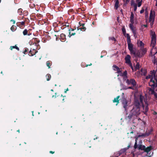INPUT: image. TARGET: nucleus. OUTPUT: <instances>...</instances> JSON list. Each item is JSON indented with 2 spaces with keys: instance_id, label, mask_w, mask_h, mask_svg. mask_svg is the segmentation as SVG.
Here are the masks:
<instances>
[{
  "instance_id": "nucleus-25",
  "label": "nucleus",
  "mask_w": 157,
  "mask_h": 157,
  "mask_svg": "<svg viewBox=\"0 0 157 157\" xmlns=\"http://www.w3.org/2000/svg\"><path fill=\"white\" fill-rule=\"evenodd\" d=\"M126 37L127 38V42L131 41L130 37L129 34L128 33L126 34Z\"/></svg>"
},
{
  "instance_id": "nucleus-48",
  "label": "nucleus",
  "mask_w": 157,
  "mask_h": 157,
  "mask_svg": "<svg viewBox=\"0 0 157 157\" xmlns=\"http://www.w3.org/2000/svg\"><path fill=\"white\" fill-rule=\"evenodd\" d=\"M113 67L114 68L113 69H115L116 70L117 69V68H119L118 67L115 65H113Z\"/></svg>"
},
{
  "instance_id": "nucleus-35",
  "label": "nucleus",
  "mask_w": 157,
  "mask_h": 157,
  "mask_svg": "<svg viewBox=\"0 0 157 157\" xmlns=\"http://www.w3.org/2000/svg\"><path fill=\"white\" fill-rule=\"evenodd\" d=\"M128 149V148H125L124 149H122L121 151L122 152H124L126 151Z\"/></svg>"
},
{
  "instance_id": "nucleus-22",
  "label": "nucleus",
  "mask_w": 157,
  "mask_h": 157,
  "mask_svg": "<svg viewBox=\"0 0 157 157\" xmlns=\"http://www.w3.org/2000/svg\"><path fill=\"white\" fill-rule=\"evenodd\" d=\"M46 78L47 80L48 81L50 80L51 78V75L50 74H48L46 75Z\"/></svg>"
},
{
  "instance_id": "nucleus-24",
  "label": "nucleus",
  "mask_w": 157,
  "mask_h": 157,
  "mask_svg": "<svg viewBox=\"0 0 157 157\" xmlns=\"http://www.w3.org/2000/svg\"><path fill=\"white\" fill-rule=\"evenodd\" d=\"M153 131V129L151 128L150 130L149 131H146V134H146L147 136H149L150 134H151L152 131Z\"/></svg>"
},
{
  "instance_id": "nucleus-39",
  "label": "nucleus",
  "mask_w": 157,
  "mask_h": 157,
  "mask_svg": "<svg viewBox=\"0 0 157 157\" xmlns=\"http://www.w3.org/2000/svg\"><path fill=\"white\" fill-rule=\"evenodd\" d=\"M154 78L156 82V83H155V84L156 85L155 86L156 87L157 86V75H156V76Z\"/></svg>"
},
{
  "instance_id": "nucleus-45",
  "label": "nucleus",
  "mask_w": 157,
  "mask_h": 157,
  "mask_svg": "<svg viewBox=\"0 0 157 157\" xmlns=\"http://www.w3.org/2000/svg\"><path fill=\"white\" fill-rule=\"evenodd\" d=\"M147 8H146V9L145 10V15H146V17H148V13H147Z\"/></svg>"
},
{
  "instance_id": "nucleus-32",
  "label": "nucleus",
  "mask_w": 157,
  "mask_h": 157,
  "mask_svg": "<svg viewBox=\"0 0 157 157\" xmlns=\"http://www.w3.org/2000/svg\"><path fill=\"white\" fill-rule=\"evenodd\" d=\"M121 69L119 67V68H117V70H116L115 69H114V70L117 71V72L118 73H120V72H121Z\"/></svg>"
},
{
  "instance_id": "nucleus-23",
  "label": "nucleus",
  "mask_w": 157,
  "mask_h": 157,
  "mask_svg": "<svg viewBox=\"0 0 157 157\" xmlns=\"http://www.w3.org/2000/svg\"><path fill=\"white\" fill-rule=\"evenodd\" d=\"M127 71H124L123 73H121V75L122 77L126 76V78L127 77Z\"/></svg>"
},
{
  "instance_id": "nucleus-2",
  "label": "nucleus",
  "mask_w": 157,
  "mask_h": 157,
  "mask_svg": "<svg viewBox=\"0 0 157 157\" xmlns=\"http://www.w3.org/2000/svg\"><path fill=\"white\" fill-rule=\"evenodd\" d=\"M151 46L152 48L151 51L152 55H155L157 53V49L154 48L156 43V36L155 33L154 32L151 31Z\"/></svg>"
},
{
  "instance_id": "nucleus-57",
  "label": "nucleus",
  "mask_w": 157,
  "mask_h": 157,
  "mask_svg": "<svg viewBox=\"0 0 157 157\" xmlns=\"http://www.w3.org/2000/svg\"><path fill=\"white\" fill-rule=\"evenodd\" d=\"M136 9H137V6L134 7V11H136Z\"/></svg>"
},
{
  "instance_id": "nucleus-42",
  "label": "nucleus",
  "mask_w": 157,
  "mask_h": 157,
  "mask_svg": "<svg viewBox=\"0 0 157 157\" xmlns=\"http://www.w3.org/2000/svg\"><path fill=\"white\" fill-rule=\"evenodd\" d=\"M147 27V25H141V29H143L144 28H146Z\"/></svg>"
},
{
  "instance_id": "nucleus-16",
  "label": "nucleus",
  "mask_w": 157,
  "mask_h": 157,
  "mask_svg": "<svg viewBox=\"0 0 157 157\" xmlns=\"http://www.w3.org/2000/svg\"><path fill=\"white\" fill-rule=\"evenodd\" d=\"M152 149V147L151 146H150L147 147V148L145 147V148L144 150V152L148 153Z\"/></svg>"
},
{
  "instance_id": "nucleus-49",
  "label": "nucleus",
  "mask_w": 157,
  "mask_h": 157,
  "mask_svg": "<svg viewBox=\"0 0 157 157\" xmlns=\"http://www.w3.org/2000/svg\"><path fill=\"white\" fill-rule=\"evenodd\" d=\"M27 51H28V49H25L24 50V51L23 52L24 54H25L27 52Z\"/></svg>"
},
{
  "instance_id": "nucleus-40",
  "label": "nucleus",
  "mask_w": 157,
  "mask_h": 157,
  "mask_svg": "<svg viewBox=\"0 0 157 157\" xmlns=\"http://www.w3.org/2000/svg\"><path fill=\"white\" fill-rule=\"evenodd\" d=\"M136 87V86H132L128 87V88L129 89H131L134 90V87Z\"/></svg>"
},
{
  "instance_id": "nucleus-3",
  "label": "nucleus",
  "mask_w": 157,
  "mask_h": 157,
  "mask_svg": "<svg viewBox=\"0 0 157 157\" xmlns=\"http://www.w3.org/2000/svg\"><path fill=\"white\" fill-rule=\"evenodd\" d=\"M147 51L146 48H144L142 50L140 49L139 50L135 49L131 54L133 55L135 58H141L146 53Z\"/></svg>"
},
{
  "instance_id": "nucleus-56",
  "label": "nucleus",
  "mask_w": 157,
  "mask_h": 157,
  "mask_svg": "<svg viewBox=\"0 0 157 157\" xmlns=\"http://www.w3.org/2000/svg\"><path fill=\"white\" fill-rule=\"evenodd\" d=\"M70 33H69V37H70L72 35H74L75 34V33H74V34H72L71 35V34H70Z\"/></svg>"
},
{
  "instance_id": "nucleus-47",
  "label": "nucleus",
  "mask_w": 157,
  "mask_h": 157,
  "mask_svg": "<svg viewBox=\"0 0 157 157\" xmlns=\"http://www.w3.org/2000/svg\"><path fill=\"white\" fill-rule=\"evenodd\" d=\"M134 3H135L134 2L133 0H132L131 1V6L133 5Z\"/></svg>"
},
{
  "instance_id": "nucleus-38",
  "label": "nucleus",
  "mask_w": 157,
  "mask_h": 157,
  "mask_svg": "<svg viewBox=\"0 0 157 157\" xmlns=\"http://www.w3.org/2000/svg\"><path fill=\"white\" fill-rule=\"evenodd\" d=\"M29 55L30 56H32L34 55V54L32 53V51L31 50L29 51Z\"/></svg>"
},
{
  "instance_id": "nucleus-14",
  "label": "nucleus",
  "mask_w": 157,
  "mask_h": 157,
  "mask_svg": "<svg viewBox=\"0 0 157 157\" xmlns=\"http://www.w3.org/2000/svg\"><path fill=\"white\" fill-rule=\"evenodd\" d=\"M120 98V96H117L116 98H115L114 100H113V102H117V104L116 105H117V104L119 103V99Z\"/></svg>"
},
{
  "instance_id": "nucleus-63",
  "label": "nucleus",
  "mask_w": 157,
  "mask_h": 157,
  "mask_svg": "<svg viewBox=\"0 0 157 157\" xmlns=\"http://www.w3.org/2000/svg\"><path fill=\"white\" fill-rule=\"evenodd\" d=\"M155 6H157V1L156 2V4H155Z\"/></svg>"
},
{
  "instance_id": "nucleus-55",
  "label": "nucleus",
  "mask_w": 157,
  "mask_h": 157,
  "mask_svg": "<svg viewBox=\"0 0 157 157\" xmlns=\"http://www.w3.org/2000/svg\"><path fill=\"white\" fill-rule=\"evenodd\" d=\"M49 153L51 154H53L55 153V151H50Z\"/></svg>"
},
{
  "instance_id": "nucleus-20",
  "label": "nucleus",
  "mask_w": 157,
  "mask_h": 157,
  "mask_svg": "<svg viewBox=\"0 0 157 157\" xmlns=\"http://www.w3.org/2000/svg\"><path fill=\"white\" fill-rule=\"evenodd\" d=\"M60 37L61 38V40L62 41H64L65 40V35L63 34H62L60 35Z\"/></svg>"
},
{
  "instance_id": "nucleus-5",
  "label": "nucleus",
  "mask_w": 157,
  "mask_h": 157,
  "mask_svg": "<svg viewBox=\"0 0 157 157\" xmlns=\"http://www.w3.org/2000/svg\"><path fill=\"white\" fill-rule=\"evenodd\" d=\"M155 13L154 11L151 10L150 12V17H149V21L151 22V25H152L153 24V22L154 21Z\"/></svg>"
},
{
  "instance_id": "nucleus-51",
  "label": "nucleus",
  "mask_w": 157,
  "mask_h": 157,
  "mask_svg": "<svg viewBox=\"0 0 157 157\" xmlns=\"http://www.w3.org/2000/svg\"><path fill=\"white\" fill-rule=\"evenodd\" d=\"M56 94H57V93H55V95H53L52 96V98H56Z\"/></svg>"
},
{
  "instance_id": "nucleus-4",
  "label": "nucleus",
  "mask_w": 157,
  "mask_h": 157,
  "mask_svg": "<svg viewBox=\"0 0 157 157\" xmlns=\"http://www.w3.org/2000/svg\"><path fill=\"white\" fill-rule=\"evenodd\" d=\"M126 83L128 85H132L133 86H136V82L135 80L133 78H131L130 79H127Z\"/></svg>"
},
{
  "instance_id": "nucleus-1",
  "label": "nucleus",
  "mask_w": 157,
  "mask_h": 157,
  "mask_svg": "<svg viewBox=\"0 0 157 157\" xmlns=\"http://www.w3.org/2000/svg\"><path fill=\"white\" fill-rule=\"evenodd\" d=\"M144 97L140 94L138 98H135L133 109L131 111V113L133 115L137 117L140 114V107L142 106L144 110L145 106L144 104L143 100Z\"/></svg>"
},
{
  "instance_id": "nucleus-59",
  "label": "nucleus",
  "mask_w": 157,
  "mask_h": 157,
  "mask_svg": "<svg viewBox=\"0 0 157 157\" xmlns=\"http://www.w3.org/2000/svg\"><path fill=\"white\" fill-rule=\"evenodd\" d=\"M68 90H69L68 88H67V89L66 90V91H65L64 92H65V93H66L67 91H68Z\"/></svg>"
},
{
  "instance_id": "nucleus-33",
  "label": "nucleus",
  "mask_w": 157,
  "mask_h": 157,
  "mask_svg": "<svg viewBox=\"0 0 157 157\" xmlns=\"http://www.w3.org/2000/svg\"><path fill=\"white\" fill-rule=\"evenodd\" d=\"M153 77V76H152V75H148V76H147L146 77V79H148L149 78L151 79V78Z\"/></svg>"
},
{
  "instance_id": "nucleus-53",
  "label": "nucleus",
  "mask_w": 157,
  "mask_h": 157,
  "mask_svg": "<svg viewBox=\"0 0 157 157\" xmlns=\"http://www.w3.org/2000/svg\"><path fill=\"white\" fill-rule=\"evenodd\" d=\"M129 66H130V67H131V68H132V70H133V67H132V64H131V65H129Z\"/></svg>"
},
{
  "instance_id": "nucleus-62",
  "label": "nucleus",
  "mask_w": 157,
  "mask_h": 157,
  "mask_svg": "<svg viewBox=\"0 0 157 157\" xmlns=\"http://www.w3.org/2000/svg\"><path fill=\"white\" fill-rule=\"evenodd\" d=\"M133 131H132L130 132V133H132L133 134Z\"/></svg>"
},
{
  "instance_id": "nucleus-6",
  "label": "nucleus",
  "mask_w": 157,
  "mask_h": 157,
  "mask_svg": "<svg viewBox=\"0 0 157 157\" xmlns=\"http://www.w3.org/2000/svg\"><path fill=\"white\" fill-rule=\"evenodd\" d=\"M122 105L125 111L127 109V107L128 106V101L125 98H122L121 99Z\"/></svg>"
},
{
  "instance_id": "nucleus-58",
  "label": "nucleus",
  "mask_w": 157,
  "mask_h": 157,
  "mask_svg": "<svg viewBox=\"0 0 157 157\" xmlns=\"http://www.w3.org/2000/svg\"><path fill=\"white\" fill-rule=\"evenodd\" d=\"M91 65H92V64L91 63H90V64H86V67H87L88 66H91Z\"/></svg>"
},
{
  "instance_id": "nucleus-64",
  "label": "nucleus",
  "mask_w": 157,
  "mask_h": 157,
  "mask_svg": "<svg viewBox=\"0 0 157 157\" xmlns=\"http://www.w3.org/2000/svg\"><path fill=\"white\" fill-rule=\"evenodd\" d=\"M17 132H18L19 133L20 132L19 130V129L18 130H17Z\"/></svg>"
},
{
  "instance_id": "nucleus-54",
  "label": "nucleus",
  "mask_w": 157,
  "mask_h": 157,
  "mask_svg": "<svg viewBox=\"0 0 157 157\" xmlns=\"http://www.w3.org/2000/svg\"><path fill=\"white\" fill-rule=\"evenodd\" d=\"M132 6H133L134 7L137 6V4H136L135 3L133 5H132Z\"/></svg>"
},
{
  "instance_id": "nucleus-21",
  "label": "nucleus",
  "mask_w": 157,
  "mask_h": 157,
  "mask_svg": "<svg viewBox=\"0 0 157 157\" xmlns=\"http://www.w3.org/2000/svg\"><path fill=\"white\" fill-rule=\"evenodd\" d=\"M13 48H15L18 51H19V48L16 45L11 46L10 48V49L11 50H12Z\"/></svg>"
},
{
  "instance_id": "nucleus-30",
  "label": "nucleus",
  "mask_w": 157,
  "mask_h": 157,
  "mask_svg": "<svg viewBox=\"0 0 157 157\" xmlns=\"http://www.w3.org/2000/svg\"><path fill=\"white\" fill-rule=\"evenodd\" d=\"M126 61L125 62L126 63H127L129 65H131L132 63H131V61H130V59H125Z\"/></svg>"
},
{
  "instance_id": "nucleus-43",
  "label": "nucleus",
  "mask_w": 157,
  "mask_h": 157,
  "mask_svg": "<svg viewBox=\"0 0 157 157\" xmlns=\"http://www.w3.org/2000/svg\"><path fill=\"white\" fill-rule=\"evenodd\" d=\"M109 39L114 41H116V39L113 37L110 38Z\"/></svg>"
},
{
  "instance_id": "nucleus-46",
  "label": "nucleus",
  "mask_w": 157,
  "mask_h": 157,
  "mask_svg": "<svg viewBox=\"0 0 157 157\" xmlns=\"http://www.w3.org/2000/svg\"><path fill=\"white\" fill-rule=\"evenodd\" d=\"M130 56L129 55H127L125 58V59H130Z\"/></svg>"
},
{
  "instance_id": "nucleus-19",
  "label": "nucleus",
  "mask_w": 157,
  "mask_h": 157,
  "mask_svg": "<svg viewBox=\"0 0 157 157\" xmlns=\"http://www.w3.org/2000/svg\"><path fill=\"white\" fill-rule=\"evenodd\" d=\"M136 1L137 3L138 6L140 7L142 5V0H136Z\"/></svg>"
},
{
  "instance_id": "nucleus-36",
  "label": "nucleus",
  "mask_w": 157,
  "mask_h": 157,
  "mask_svg": "<svg viewBox=\"0 0 157 157\" xmlns=\"http://www.w3.org/2000/svg\"><path fill=\"white\" fill-rule=\"evenodd\" d=\"M28 31L26 29H25L23 32V34L24 35H25L27 34Z\"/></svg>"
},
{
  "instance_id": "nucleus-11",
  "label": "nucleus",
  "mask_w": 157,
  "mask_h": 157,
  "mask_svg": "<svg viewBox=\"0 0 157 157\" xmlns=\"http://www.w3.org/2000/svg\"><path fill=\"white\" fill-rule=\"evenodd\" d=\"M139 73L140 74H141V75L145 76L147 75V71L146 69L141 68L140 71L139 72Z\"/></svg>"
},
{
  "instance_id": "nucleus-60",
  "label": "nucleus",
  "mask_w": 157,
  "mask_h": 157,
  "mask_svg": "<svg viewBox=\"0 0 157 157\" xmlns=\"http://www.w3.org/2000/svg\"><path fill=\"white\" fill-rule=\"evenodd\" d=\"M11 21H13V24H15V21H14V20H11Z\"/></svg>"
},
{
  "instance_id": "nucleus-17",
  "label": "nucleus",
  "mask_w": 157,
  "mask_h": 157,
  "mask_svg": "<svg viewBox=\"0 0 157 157\" xmlns=\"http://www.w3.org/2000/svg\"><path fill=\"white\" fill-rule=\"evenodd\" d=\"M145 148V146L144 145H143L141 144L139 145L138 149L139 150L144 151Z\"/></svg>"
},
{
  "instance_id": "nucleus-29",
  "label": "nucleus",
  "mask_w": 157,
  "mask_h": 157,
  "mask_svg": "<svg viewBox=\"0 0 157 157\" xmlns=\"http://www.w3.org/2000/svg\"><path fill=\"white\" fill-rule=\"evenodd\" d=\"M140 67V65L138 63H137L136 66L135 67V70H136L137 69H139Z\"/></svg>"
},
{
  "instance_id": "nucleus-26",
  "label": "nucleus",
  "mask_w": 157,
  "mask_h": 157,
  "mask_svg": "<svg viewBox=\"0 0 157 157\" xmlns=\"http://www.w3.org/2000/svg\"><path fill=\"white\" fill-rule=\"evenodd\" d=\"M150 74H151V75H152V76L153 75V78H154L155 77H156L155 75V71L154 70H153V71H151L150 73Z\"/></svg>"
},
{
  "instance_id": "nucleus-27",
  "label": "nucleus",
  "mask_w": 157,
  "mask_h": 157,
  "mask_svg": "<svg viewBox=\"0 0 157 157\" xmlns=\"http://www.w3.org/2000/svg\"><path fill=\"white\" fill-rule=\"evenodd\" d=\"M146 134H146V132L145 133L141 135H138V137H145L147 136Z\"/></svg>"
},
{
  "instance_id": "nucleus-61",
  "label": "nucleus",
  "mask_w": 157,
  "mask_h": 157,
  "mask_svg": "<svg viewBox=\"0 0 157 157\" xmlns=\"http://www.w3.org/2000/svg\"><path fill=\"white\" fill-rule=\"evenodd\" d=\"M98 138V137L97 136L95 138H94V140H96V139H97Z\"/></svg>"
},
{
  "instance_id": "nucleus-28",
  "label": "nucleus",
  "mask_w": 157,
  "mask_h": 157,
  "mask_svg": "<svg viewBox=\"0 0 157 157\" xmlns=\"http://www.w3.org/2000/svg\"><path fill=\"white\" fill-rule=\"evenodd\" d=\"M47 66L48 67V68H50V67L51 65V61H48L46 63Z\"/></svg>"
},
{
  "instance_id": "nucleus-10",
  "label": "nucleus",
  "mask_w": 157,
  "mask_h": 157,
  "mask_svg": "<svg viewBox=\"0 0 157 157\" xmlns=\"http://www.w3.org/2000/svg\"><path fill=\"white\" fill-rule=\"evenodd\" d=\"M153 77L151 78L150 79V82L149 83V85L153 87H154L155 85V81L153 80Z\"/></svg>"
},
{
  "instance_id": "nucleus-8",
  "label": "nucleus",
  "mask_w": 157,
  "mask_h": 157,
  "mask_svg": "<svg viewBox=\"0 0 157 157\" xmlns=\"http://www.w3.org/2000/svg\"><path fill=\"white\" fill-rule=\"evenodd\" d=\"M131 41H129L127 42V44L128 45V48L130 51L131 54H132L133 52L135 50V49H133V45L131 43Z\"/></svg>"
},
{
  "instance_id": "nucleus-50",
  "label": "nucleus",
  "mask_w": 157,
  "mask_h": 157,
  "mask_svg": "<svg viewBox=\"0 0 157 157\" xmlns=\"http://www.w3.org/2000/svg\"><path fill=\"white\" fill-rule=\"evenodd\" d=\"M144 9L142 8V9L140 11V13H142L144 12Z\"/></svg>"
},
{
  "instance_id": "nucleus-13",
  "label": "nucleus",
  "mask_w": 157,
  "mask_h": 157,
  "mask_svg": "<svg viewBox=\"0 0 157 157\" xmlns=\"http://www.w3.org/2000/svg\"><path fill=\"white\" fill-rule=\"evenodd\" d=\"M132 116L133 115L131 113V114H129L128 116H126L125 118L126 120L128 122L130 121L132 117Z\"/></svg>"
},
{
  "instance_id": "nucleus-44",
  "label": "nucleus",
  "mask_w": 157,
  "mask_h": 157,
  "mask_svg": "<svg viewBox=\"0 0 157 157\" xmlns=\"http://www.w3.org/2000/svg\"><path fill=\"white\" fill-rule=\"evenodd\" d=\"M80 29L81 30L84 31L86 30V28L85 27H82V28H81Z\"/></svg>"
},
{
  "instance_id": "nucleus-31",
  "label": "nucleus",
  "mask_w": 157,
  "mask_h": 157,
  "mask_svg": "<svg viewBox=\"0 0 157 157\" xmlns=\"http://www.w3.org/2000/svg\"><path fill=\"white\" fill-rule=\"evenodd\" d=\"M16 27L14 25H13L12 26V27L11 28V30L12 31H14L16 29Z\"/></svg>"
},
{
  "instance_id": "nucleus-9",
  "label": "nucleus",
  "mask_w": 157,
  "mask_h": 157,
  "mask_svg": "<svg viewBox=\"0 0 157 157\" xmlns=\"http://www.w3.org/2000/svg\"><path fill=\"white\" fill-rule=\"evenodd\" d=\"M144 100V101L145 102V104L146 105L145 107V111L144 112V113L145 114H146L147 113V112L148 111V104L147 103V100L145 99V98H144V99L143 100Z\"/></svg>"
},
{
  "instance_id": "nucleus-18",
  "label": "nucleus",
  "mask_w": 157,
  "mask_h": 157,
  "mask_svg": "<svg viewBox=\"0 0 157 157\" xmlns=\"http://www.w3.org/2000/svg\"><path fill=\"white\" fill-rule=\"evenodd\" d=\"M119 2L118 0H116L115 1L114 5V8L116 10H117L119 7Z\"/></svg>"
},
{
  "instance_id": "nucleus-52",
  "label": "nucleus",
  "mask_w": 157,
  "mask_h": 157,
  "mask_svg": "<svg viewBox=\"0 0 157 157\" xmlns=\"http://www.w3.org/2000/svg\"><path fill=\"white\" fill-rule=\"evenodd\" d=\"M127 77L126 78V76H124V79L125 80H126V81L127 79H128L127 78Z\"/></svg>"
},
{
  "instance_id": "nucleus-12",
  "label": "nucleus",
  "mask_w": 157,
  "mask_h": 157,
  "mask_svg": "<svg viewBox=\"0 0 157 157\" xmlns=\"http://www.w3.org/2000/svg\"><path fill=\"white\" fill-rule=\"evenodd\" d=\"M133 23H131L129 24V27L130 28V29L132 30V33H133L134 36H135V35H136V31L134 29L133 27Z\"/></svg>"
},
{
  "instance_id": "nucleus-15",
  "label": "nucleus",
  "mask_w": 157,
  "mask_h": 157,
  "mask_svg": "<svg viewBox=\"0 0 157 157\" xmlns=\"http://www.w3.org/2000/svg\"><path fill=\"white\" fill-rule=\"evenodd\" d=\"M134 14L132 12L131 13V15L130 17V21L132 23H134Z\"/></svg>"
},
{
  "instance_id": "nucleus-41",
  "label": "nucleus",
  "mask_w": 157,
  "mask_h": 157,
  "mask_svg": "<svg viewBox=\"0 0 157 157\" xmlns=\"http://www.w3.org/2000/svg\"><path fill=\"white\" fill-rule=\"evenodd\" d=\"M37 52L34 49H33V51H32V53L33 54H34V55H35Z\"/></svg>"
},
{
  "instance_id": "nucleus-34",
  "label": "nucleus",
  "mask_w": 157,
  "mask_h": 157,
  "mask_svg": "<svg viewBox=\"0 0 157 157\" xmlns=\"http://www.w3.org/2000/svg\"><path fill=\"white\" fill-rule=\"evenodd\" d=\"M122 30L123 34L125 35L126 33V30L124 27H123L122 28Z\"/></svg>"
},
{
  "instance_id": "nucleus-37",
  "label": "nucleus",
  "mask_w": 157,
  "mask_h": 157,
  "mask_svg": "<svg viewBox=\"0 0 157 157\" xmlns=\"http://www.w3.org/2000/svg\"><path fill=\"white\" fill-rule=\"evenodd\" d=\"M137 147V140H136V142L135 143L134 147L135 149H136Z\"/></svg>"
},
{
  "instance_id": "nucleus-7",
  "label": "nucleus",
  "mask_w": 157,
  "mask_h": 157,
  "mask_svg": "<svg viewBox=\"0 0 157 157\" xmlns=\"http://www.w3.org/2000/svg\"><path fill=\"white\" fill-rule=\"evenodd\" d=\"M137 46L138 47H139L140 48V49L142 50V49L145 48H144V43H143V42L142 41H141L140 40H137Z\"/></svg>"
}]
</instances>
